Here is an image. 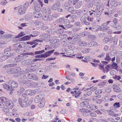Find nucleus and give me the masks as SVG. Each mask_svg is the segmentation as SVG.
I'll list each match as a JSON object with an SVG mask.
<instances>
[{
    "mask_svg": "<svg viewBox=\"0 0 122 122\" xmlns=\"http://www.w3.org/2000/svg\"><path fill=\"white\" fill-rule=\"evenodd\" d=\"M9 86H10V91H13L14 90V88H15L18 87V83L14 80L10 81L9 82Z\"/></svg>",
    "mask_w": 122,
    "mask_h": 122,
    "instance_id": "1",
    "label": "nucleus"
},
{
    "mask_svg": "<svg viewBox=\"0 0 122 122\" xmlns=\"http://www.w3.org/2000/svg\"><path fill=\"white\" fill-rule=\"evenodd\" d=\"M43 5L41 1H40V3L38 2L37 3L35 4L34 8V11L37 12H39L41 10L40 6L42 7Z\"/></svg>",
    "mask_w": 122,
    "mask_h": 122,
    "instance_id": "2",
    "label": "nucleus"
},
{
    "mask_svg": "<svg viewBox=\"0 0 122 122\" xmlns=\"http://www.w3.org/2000/svg\"><path fill=\"white\" fill-rule=\"evenodd\" d=\"M24 102H24V105L21 104V105L22 106L26 107L30 106L31 104L32 101L27 97L24 99Z\"/></svg>",
    "mask_w": 122,
    "mask_h": 122,
    "instance_id": "3",
    "label": "nucleus"
},
{
    "mask_svg": "<svg viewBox=\"0 0 122 122\" xmlns=\"http://www.w3.org/2000/svg\"><path fill=\"white\" fill-rule=\"evenodd\" d=\"M18 12L20 14H22L24 13L26 10L25 9L24 7L20 5L18 6Z\"/></svg>",
    "mask_w": 122,
    "mask_h": 122,
    "instance_id": "4",
    "label": "nucleus"
},
{
    "mask_svg": "<svg viewBox=\"0 0 122 122\" xmlns=\"http://www.w3.org/2000/svg\"><path fill=\"white\" fill-rule=\"evenodd\" d=\"M87 18L84 15L82 16L80 18V20L81 22H84L86 25H89L90 24V23L87 22L86 21Z\"/></svg>",
    "mask_w": 122,
    "mask_h": 122,
    "instance_id": "5",
    "label": "nucleus"
},
{
    "mask_svg": "<svg viewBox=\"0 0 122 122\" xmlns=\"http://www.w3.org/2000/svg\"><path fill=\"white\" fill-rule=\"evenodd\" d=\"M54 50H51L43 54V58H46L49 56L51 54L53 53Z\"/></svg>",
    "mask_w": 122,
    "mask_h": 122,
    "instance_id": "6",
    "label": "nucleus"
},
{
    "mask_svg": "<svg viewBox=\"0 0 122 122\" xmlns=\"http://www.w3.org/2000/svg\"><path fill=\"white\" fill-rule=\"evenodd\" d=\"M112 87L114 91L116 92H120L121 91V89L119 86L115 84H113Z\"/></svg>",
    "mask_w": 122,
    "mask_h": 122,
    "instance_id": "7",
    "label": "nucleus"
},
{
    "mask_svg": "<svg viewBox=\"0 0 122 122\" xmlns=\"http://www.w3.org/2000/svg\"><path fill=\"white\" fill-rule=\"evenodd\" d=\"M112 37L110 36H107L105 38L103 39V42L106 43L112 39Z\"/></svg>",
    "mask_w": 122,
    "mask_h": 122,
    "instance_id": "8",
    "label": "nucleus"
},
{
    "mask_svg": "<svg viewBox=\"0 0 122 122\" xmlns=\"http://www.w3.org/2000/svg\"><path fill=\"white\" fill-rule=\"evenodd\" d=\"M39 102L38 105L40 107H42L44 106L45 105V102L44 99L43 97L42 98L41 100Z\"/></svg>",
    "mask_w": 122,
    "mask_h": 122,
    "instance_id": "9",
    "label": "nucleus"
},
{
    "mask_svg": "<svg viewBox=\"0 0 122 122\" xmlns=\"http://www.w3.org/2000/svg\"><path fill=\"white\" fill-rule=\"evenodd\" d=\"M31 38L30 36H25L19 39L20 41H27L29 40Z\"/></svg>",
    "mask_w": 122,
    "mask_h": 122,
    "instance_id": "10",
    "label": "nucleus"
},
{
    "mask_svg": "<svg viewBox=\"0 0 122 122\" xmlns=\"http://www.w3.org/2000/svg\"><path fill=\"white\" fill-rule=\"evenodd\" d=\"M39 12H34L33 13V16L35 18H41L42 16L41 14L38 13Z\"/></svg>",
    "mask_w": 122,
    "mask_h": 122,
    "instance_id": "11",
    "label": "nucleus"
},
{
    "mask_svg": "<svg viewBox=\"0 0 122 122\" xmlns=\"http://www.w3.org/2000/svg\"><path fill=\"white\" fill-rule=\"evenodd\" d=\"M6 105L10 109L12 108L13 107V103L12 101L11 100L8 101Z\"/></svg>",
    "mask_w": 122,
    "mask_h": 122,
    "instance_id": "12",
    "label": "nucleus"
},
{
    "mask_svg": "<svg viewBox=\"0 0 122 122\" xmlns=\"http://www.w3.org/2000/svg\"><path fill=\"white\" fill-rule=\"evenodd\" d=\"M42 97L41 96H37L35 98V101L36 102L38 103L41 100Z\"/></svg>",
    "mask_w": 122,
    "mask_h": 122,
    "instance_id": "13",
    "label": "nucleus"
},
{
    "mask_svg": "<svg viewBox=\"0 0 122 122\" xmlns=\"http://www.w3.org/2000/svg\"><path fill=\"white\" fill-rule=\"evenodd\" d=\"M23 43H17L14 45V46L15 47L19 48H21L22 47V46L23 45Z\"/></svg>",
    "mask_w": 122,
    "mask_h": 122,
    "instance_id": "14",
    "label": "nucleus"
},
{
    "mask_svg": "<svg viewBox=\"0 0 122 122\" xmlns=\"http://www.w3.org/2000/svg\"><path fill=\"white\" fill-rule=\"evenodd\" d=\"M84 60H83L82 61L86 62H87L88 61H90L92 60V58L90 56H87L84 58Z\"/></svg>",
    "mask_w": 122,
    "mask_h": 122,
    "instance_id": "15",
    "label": "nucleus"
},
{
    "mask_svg": "<svg viewBox=\"0 0 122 122\" xmlns=\"http://www.w3.org/2000/svg\"><path fill=\"white\" fill-rule=\"evenodd\" d=\"M89 30H91L92 31H97L99 30V28L96 26L93 27H89Z\"/></svg>",
    "mask_w": 122,
    "mask_h": 122,
    "instance_id": "16",
    "label": "nucleus"
},
{
    "mask_svg": "<svg viewBox=\"0 0 122 122\" xmlns=\"http://www.w3.org/2000/svg\"><path fill=\"white\" fill-rule=\"evenodd\" d=\"M59 6L58 4L56 3H54L51 7V9L52 10H56Z\"/></svg>",
    "mask_w": 122,
    "mask_h": 122,
    "instance_id": "17",
    "label": "nucleus"
},
{
    "mask_svg": "<svg viewBox=\"0 0 122 122\" xmlns=\"http://www.w3.org/2000/svg\"><path fill=\"white\" fill-rule=\"evenodd\" d=\"M89 104L88 102L86 101H84L82 102L81 103L80 106L82 107H86Z\"/></svg>",
    "mask_w": 122,
    "mask_h": 122,
    "instance_id": "18",
    "label": "nucleus"
},
{
    "mask_svg": "<svg viewBox=\"0 0 122 122\" xmlns=\"http://www.w3.org/2000/svg\"><path fill=\"white\" fill-rule=\"evenodd\" d=\"M6 72L9 74L10 73L11 74H13V73H15V70H14V68H10L9 69H8L6 71Z\"/></svg>",
    "mask_w": 122,
    "mask_h": 122,
    "instance_id": "19",
    "label": "nucleus"
},
{
    "mask_svg": "<svg viewBox=\"0 0 122 122\" xmlns=\"http://www.w3.org/2000/svg\"><path fill=\"white\" fill-rule=\"evenodd\" d=\"M107 26V24L105 23H103L101 26H100L99 28V29H101V30H104V29H106V30L107 29L106 27Z\"/></svg>",
    "mask_w": 122,
    "mask_h": 122,
    "instance_id": "20",
    "label": "nucleus"
},
{
    "mask_svg": "<svg viewBox=\"0 0 122 122\" xmlns=\"http://www.w3.org/2000/svg\"><path fill=\"white\" fill-rule=\"evenodd\" d=\"M19 103V105L21 107H23L21 106V105H24V102H24H24H22V99L20 97H19L18 99Z\"/></svg>",
    "mask_w": 122,
    "mask_h": 122,
    "instance_id": "21",
    "label": "nucleus"
},
{
    "mask_svg": "<svg viewBox=\"0 0 122 122\" xmlns=\"http://www.w3.org/2000/svg\"><path fill=\"white\" fill-rule=\"evenodd\" d=\"M110 4L112 6L116 7L118 5V3L114 0H111L110 2Z\"/></svg>",
    "mask_w": 122,
    "mask_h": 122,
    "instance_id": "22",
    "label": "nucleus"
},
{
    "mask_svg": "<svg viewBox=\"0 0 122 122\" xmlns=\"http://www.w3.org/2000/svg\"><path fill=\"white\" fill-rule=\"evenodd\" d=\"M3 87L8 90H10V86H9V85L6 84H4L3 85Z\"/></svg>",
    "mask_w": 122,
    "mask_h": 122,
    "instance_id": "23",
    "label": "nucleus"
},
{
    "mask_svg": "<svg viewBox=\"0 0 122 122\" xmlns=\"http://www.w3.org/2000/svg\"><path fill=\"white\" fill-rule=\"evenodd\" d=\"M24 72V71L22 70L20 71H19L18 72V73H16V74H15L14 76H15L16 77H18L21 75L22 74H23Z\"/></svg>",
    "mask_w": 122,
    "mask_h": 122,
    "instance_id": "24",
    "label": "nucleus"
},
{
    "mask_svg": "<svg viewBox=\"0 0 122 122\" xmlns=\"http://www.w3.org/2000/svg\"><path fill=\"white\" fill-rule=\"evenodd\" d=\"M82 5V1H79L75 6V7L76 8H78L81 7Z\"/></svg>",
    "mask_w": 122,
    "mask_h": 122,
    "instance_id": "25",
    "label": "nucleus"
},
{
    "mask_svg": "<svg viewBox=\"0 0 122 122\" xmlns=\"http://www.w3.org/2000/svg\"><path fill=\"white\" fill-rule=\"evenodd\" d=\"M90 109L92 110H95L98 108V107L95 105H89Z\"/></svg>",
    "mask_w": 122,
    "mask_h": 122,
    "instance_id": "26",
    "label": "nucleus"
},
{
    "mask_svg": "<svg viewBox=\"0 0 122 122\" xmlns=\"http://www.w3.org/2000/svg\"><path fill=\"white\" fill-rule=\"evenodd\" d=\"M113 106L115 108H119L120 107V103L119 102H116L113 104Z\"/></svg>",
    "mask_w": 122,
    "mask_h": 122,
    "instance_id": "27",
    "label": "nucleus"
},
{
    "mask_svg": "<svg viewBox=\"0 0 122 122\" xmlns=\"http://www.w3.org/2000/svg\"><path fill=\"white\" fill-rule=\"evenodd\" d=\"M112 68L114 69H116L118 68L117 64L113 62L112 63Z\"/></svg>",
    "mask_w": 122,
    "mask_h": 122,
    "instance_id": "28",
    "label": "nucleus"
},
{
    "mask_svg": "<svg viewBox=\"0 0 122 122\" xmlns=\"http://www.w3.org/2000/svg\"><path fill=\"white\" fill-rule=\"evenodd\" d=\"M16 64H8L5 66V67H10L15 66H16Z\"/></svg>",
    "mask_w": 122,
    "mask_h": 122,
    "instance_id": "29",
    "label": "nucleus"
},
{
    "mask_svg": "<svg viewBox=\"0 0 122 122\" xmlns=\"http://www.w3.org/2000/svg\"><path fill=\"white\" fill-rule=\"evenodd\" d=\"M111 59V58L110 56L108 53L107 54L105 58V60L107 61H110Z\"/></svg>",
    "mask_w": 122,
    "mask_h": 122,
    "instance_id": "30",
    "label": "nucleus"
},
{
    "mask_svg": "<svg viewBox=\"0 0 122 122\" xmlns=\"http://www.w3.org/2000/svg\"><path fill=\"white\" fill-rule=\"evenodd\" d=\"M100 0H97L94 3V5L96 7H98L100 3Z\"/></svg>",
    "mask_w": 122,
    "mask_h": 122,
    "instance_id": "31",
    "label": "nucleus"
},
{
    "mask_svg": "<svg viewBox=\"0 0 122 122\" xmlns=\"http://www.w3.org/2000/svg\"><path fill=\"white\" fill-rule=\"evenodd\" d=\"M106 82V81H104L103 82L99 84L98 86H100V87H102L105 85V83Z\"/></svg>",
    "mask_w": 122,
    "mask_h": 122,
    "instance_id": "32",
    "label": "nucleus"
},
{
    "mask_svg": "<svg viewBox=\"0 0 122 122\" xmlns=\"http://www.w3.org/2000/svg\"><path fill=\"white\" fill-rule=\"evenodd\" d=\"M39 33L37 31H35L33 32V34H31L30 35L32 37H34L37 36L38 35Z\"/></svg>",
    "mask_w": 122,
    "mask_h": 122,
    "instance_id": "33",
    "label": "nucleus"
},
{
    "mask_svg": "<svg viewBox=\"0 0 122 122\" xmlns=\"http://www.w3.org/2000/svg\"><path fill=\"white\" fill-rule=\"evenodd\" d=\"M97 88L96 87H95L92 88H88L86 89L85 91H87L90 89V91H94L95 90H96Z\"/></svg>",
    "mask_w": 122,
    "mask_h": 122,
    "instance_id": "34",
    "label": "nucleus"
},
{
    "mask_svg": "<svg viewBox=\"0 0 122 122\" xmlns=\"http://www.w3.org/2000/svg\"><path fill=\"white\" fill-rule=\"evenodd\" d=\"M13 68L14 70H15V74H16V73H18V72L19 71L21 70L20 68V67H16Z\"/></svg>",
    "mask_w": 122,
    "mask_h": 122,
    "instance_id": "35",
    "label": "nucleus"
},
{
    "mask_svg": "<svg viewBox=\"0 0 122 122\" xmlns=\"http://www.w3.org/2000/svg\"><path fill=\"white\" fill-rule=\"evenodd\" d=\"M45 52V50H42L36 51L35 52V55H37L38 54H41Z\"/></svg>",
    "mask_w": 122,
    "mask_h": 122,
    "instance_id": "36",
    "label": "nucleus"
},
{
    "mask_svg": "<svg viewBox=\"0 0 122 122\" xmlns=\"http://www.w3.org/2000/svg\"><path fill=\"white\" fill-rule=\"evenodd\" d=\"M87 45V43L84 41H82L80 43V45L81 46H85Z\"/></svg>",
    "mask_w": 122,
    "mask_h": 122,
    "instance_id": "37",
    "label": "nucleus"
},
{
    "mask_svg": "<svg viewBox=\"0 0 122 122\" xmlns=\"http://www.w3.org/2000/svg\"><path fill=\"white\" fill-rule=\"evenodd\" d=\"M6 99V98L3 97H0V100L1 101V102H7Z\"/></svg>",
    "mask_w": 122,
    "mask_h": 122,
    "instance_id": "38",
    "label": "nucleus"
},
{
    "mask_svg": "<svg viewBox=\"0 0 122 122\" xmlns=\"http://www.w3.org/2000/svg\"><path fill=\"white\" fill-rule=\"evenodd\" d=\"M37 26L38 27H40L43 25V24L40 21H38L37 22L36 24Z\"/></svg>",
    "mask_w": 122,
    "mask_h": 122,
    "instance_id": "39",
    "label": "nucleus"
},
{
    "mask_svg": "<svg viewBox=\"0 0 122 122\" xmlns=\"http://www.w3.org/2000/svg\"><path fill=\"white\" fill-rule=\"evenodd\" d=\"M102 92V91L100 89H98L96 90L95 92V93L96 95H99L101 94Z\"/></svg>",
    "mask_w": 122,
    "mask_h": 122,
    "instance_id": "40",
    "label": "nucleus"
},
{
    "mask_svg": "<svg viewBox=\"0 0 122 122\" xmlns=\"http://www.w3.org/2000/svg\"><path fill=\"white\" fill-rule=\"evenodd\" d=\"M101 97V95H98L97 96H95L93 97L92 98L93 101H94L97 99L98 98H100Z\"/></svg>",
    "mask_w": 122,
    "mask_h": 122,
    "instance_id": "41",
    "label": "nucleus"
},
{
    "mask_svg": "<svg viewBox=\"0 0 122 122\" xmlns=\"http://www.w3.org/2000/svg\"><path fill=\"white\" fill-rule=\"evenodd\" d=\"M8 57L5 55H4L3 56H1L0 57V59L2 60H5L7 59Z\"/></svg>",
    "mask_w": 122,
    "mask_h": 122,
    "instance_id": "42",
    "label": "nucleus"
},
{
    "mask_svg": "<svg viewBox=\"0 0 122 122\" xmlns=\"http://www.w3.org/2000/svg\"><path fill=\"white\" fill-rule=\"evenodd\" d=\"M77 17V16L73 15L71 16V21L73 22H74L75 20L76 19Z\"/></svg>",
    "mask_w": 122,
    "mask_h": 122,
    "instance_id": "43",
    "label": "nucleus"
},
{
    "mask_svg": "<svg viewBox=\"0 0 122 122\" xmlns=\"http://www.w3.org/2000/svg\"><path fill=\"white\" fill-rule=\"evenodd\" d=\"M44 83L43 82H40L37 84V86L39 87H42L44 86Z\"/></svg>",
    "mask_w": 122,
    "mask_h": 122,
    "instance_id": "44",
    "label": "nucleus"
},
{
    "mask_svg": "<svg viewBox=\"0 0 122 122\" xmlns=\"http://www.w3.org/2000/svg\"><path fill=\"white\" fill-rule=\"evenodd\" d=\"M29 3L28 2H26L24 5L23 6V7H24L25 9L26 10V8L27 7L29 6Z\"/></svg>",
    "mask_w": 122,
    "mask_h": 122,
    "instance_id": "45",
    "label": "nucleus"
},
{
    "mask_svg": "<svg viewBox=\"0 0 122 122\" xmlns=\"http://www.w3.org/2000/svg\"><path fill=\"white\" fill-rule=\"evenodd\" d=\"M111 91V89L110 87H107L105 90V91L107 93H110Z\"/></svg>",
    "mask_w": 122,
    "mask_h": 122,
    "instance_id": "46",
    "label": "nucleus"
},
{
    "mask_svg": "<svg viewBox=\"0 0 122 122\" xmlns=\"http://www.w3.org/2000/svg\"><path fill=\"white\" fill-rule=\"evenodd\" d=\"M64 32V30L62 29H59L57 31V33L59 34H62Z\"/></svg>",
    "mask_w": 122,
    "mask_h": 122,
    "instance_id": "47",
    "label": "nucleus"
},
{
    "mask_svg": "<svg viewBox=\"0 0 122 122\" xmlns=\"http://www.w3.org/2000/svg\"><path fill=\"white\" fill-rule=\"evenodd\" d=\"M48 16L46 15H43L42 16V19L45 20H48Z\"/></svg>",
    "mask_w": 122,
    "mask_h": 122,
    "instance_id": "48",
    "label": "nucleus"
},
{
    "mask_svg": "<svg viewBox=\"0 0 122 122\" xmlns=\"http://www.w3.org/2000/svg\"><path fill=\"white\" fill-rule=\"evenodd\" d=\"M24 35V34H23V32H21L17 36H16V38H18L20 37H21Z\"/></svg>",
    "mask_w": 122,
    "mask_h": 122,
    "instance_id": "49",
    "label": "nucleus"
},
{
    "mask_svg": "<svg viewBox=\"0 0 122 122\" xmlns=\"http://www.w3.org/2000/svg\"><path fill=\"white\" fill-rule=\"evenodd\" d=\"M89 34V33L87 31L85 32L82 33V36H86Z\"/></svg>",
    "mask_w": 122,
    "mask_h": 122,
    "instance_id": "50",
    "label": "nucleus"
},
{
    "mask_svg": "<svg viewBox=\"0 0 122 122\" xmlns=\"http://www.w3.org/2000/svg\"><path fill=\"white\" fill-rule=\"evenodd\" d=\"M25 93L26 95H30L32 93V91L30 90H28L26 91Z\"/></svg>",
    "mask_w": 122,
    "mask_h": 122,
    "instance_id": "51",
    "label": "nucleus"
},
{
    "mask_svg": "<svg viewBox=\"0 0 122 122\" xmlns=\"http://www.w3.org/2000/svg\"><path fill=\"white\" fill-rule=\"evenodd\" d=\"M51 12V10L50 8H48L46 10V13L47 15L50 14Z\"/></svg>",
    "mask_w": 122,
    "mask_h": 122,
    "instance_id": "52",
    "label": "nucleus"
},
{
    "mask_svg": "<svg viewBox=\"0 0 122 122\" xmlns=\"http://www.w3.org/2000/svg\"><path fill=\"white\" fill-rule=\"evenodd\" d=\"M10 51H8V52H4V54L6 56L8 57L9 56H11L10 55Z\"/></svg>",
    "mask_w": 122,
    "mask_h": 122,
    "instance_id": "53",
    "label": "nucleus"
},
{
    "mask_svg": "<svg viewBox=\"0 0 122 122\" xmlns=\"http://www.w3.org/2000/svg\"><path fill=\"white\" fill-rule=\"evenodd\" d=\"M105 35V33L104 32H103L99 34L98 36L100 38H102L104 37Z\"/></svg>",
    "mask_w": 122,
    "mask_h": 122,
    "instance_id": "54",
    "label": "nucleus"
},
{
    "mask_svg": "<svg viewBox=\"0 0 122 122\" xmlns=\"http://www.w3.org/2000/svg\"><path fill=\"white\" fill-rule=\"evenodd\" d=\"M108 11L110 14H112L114 12V10L112 8H109L108 9Z\"/></svg>",
    "mask_w": 122,
    "mask_h": 122,
    "instance_id": "55",
    "label": "nucleus"
},
{
    "mask_svg": "<svg viewBox=\"0 0 122 122\" xmlns=\"http://www.w3.org/2000/svg\"><path fill=\"white\" fill-rule=\"evenodd\" d=\"M114 78L117 80H119L121 78V77L117 75H115L113 77Z\"/></svg>",
    "mask_w": 122,
    "mask_h": 122,
    "instance_id": "56",
    "label": "nucleus"
},
{
    "mask_svg": "<svg viewBox=\"0 0 122 122\" xmlns=\"http://www.w3.org/2000/svg\"><path fill=\"white\" fill-rule=\"evenodd\" d=\"M81 93L82 92H79L78 91L77 93H76V94L75 96V97L76 98H77Z\"/></svg>",
    "mask_w": 122,
    "mask_h": 122,
    "instance_id": "57",
    "label": "nucleus"
},
{
    "mask_svg": "<svg viewBox=\"0 0 122 122\" xmlns=\"http://www.w3.org/2000/svg\"><path fill=\"white\" fill-rule=\"evenodd\" d=\"M28 54H27V53H24V54H20V56H21L22 57H28Z\"/></svg>",
    "mask_w": 122,
    "mask_h": 122,
    "instance_id": "58",
    "label": "nucleus"
},
{
    "mask_svg": "<svg viewBox=\"0 0 122 122\" xmlns=\"http://www.w3.org/2000/svg\"><path fill=\"white\" fill-rule=\"evenodd\" d=\"M74 0H69L68 3L70 5H71L73 4L74 5Z\"/></svg>",
    "mask_w": 122,
    "mask_h": 122,
    "instance_id": "59",
    "label": "nucleus"
},
{
    "mask_svg": "<svg viewBox=\"0 0 122 122\" xmlns=\"http://www.w3.org/2000/svg\"><path fill=\"white\" fill-rule=\"evenodd\" d=\"M82 52L84 53H87L89 52L88 50L86 48H85L82 50Z\"/></svg>",
    "mask_w": 122,
    "mask_h": 122,
    "instance_id": "60",
    "label": "nucleus"
},
{
    "mask_svg": "<svg viewBox=\"0 0 122 122\" xmlns=\"http://www.w3.org/2000/svg\"><path fill=\"white\" fill-rule=\"evenodd\" d=\"M35 57L36 58H43V55L42 54L36 55L35 56Z\"/></svg>",
    "mask_w": 122,
    "mask_h": 122,
    "instance_id": "61",
    "label": "nucleus"
},
{
    "mask_svg": "<svg viewBox=\"0 0 122 122\" xmlns=\"http://www.w3.org/2000/svg\"><path fill=\"white\" fill-rule=\"evenodd\" d=\"M90 115L92 117H95L96 116V114L94 112H91L90 113Z\"/></svg>",
    "mask_w": 122,
    "mask_h": 122,
    "instance_id": "62",
    "label": "nucleus"
},
{
    "mask_svg": "<svg viewBox=\"0 0 122 122\" xmlns=\"http://www.w3.org/2000/svg\"><path fill=\"white\" fill-rule=\"evenodd\" d=\"M74 10L73 7H70L68 9V11L69 12H72L73 10Z\"/></svg>",
    "mask_w": 122,
    "mask_h": 122,
    "instance_id": "63",
    "label": "nucleus"
},
{
    "mask_svg": "<svg viewBox=\"0 0 122 122\" xmlns=\"http://www.w3.org/2000/svg\"><path fill=\"white\" fill-rule=\"evenodd\" d=\"M19 91L20 92H23L25 91V89L23 87L20 86V87Z\"/></svg>",
    "mask_w": 122,
    "mask_h": 122,
    "instance_id": "64",
    "label": "nucleus"
}]
</instances>
